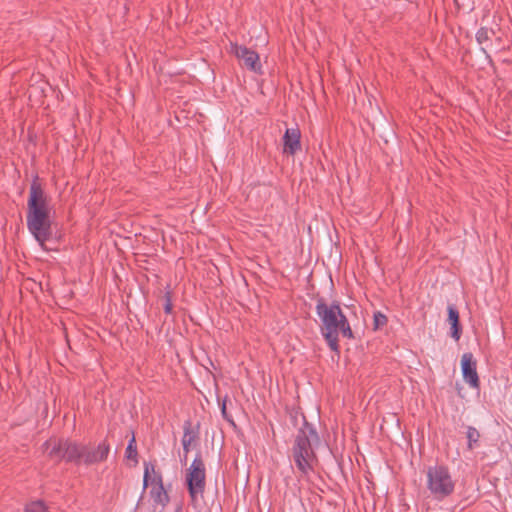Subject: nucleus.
Segmentation results:
<instances>
[{
	"label": "nucleus",
	"instance_id": "obj_3",
	"mask_svg": "<svg viewBox=\"0 0 512 512\" xmlns=\"http://www.w3.org/2000/svg\"><path fill=\"white\" fill-rule=\"evenodd\" d=\"M316 314L321 321V334L332 351L339 352L340 334L347 339L354 338L350 323L339 301L335 300L327 304L325 298L317 297Z\"/></svg>",
	"mask_w": 512,
	"mask_h": 512
},
{
	"label": "nucleus",
	"instance_id": "obj_1",
	"mask_svg": "<svg viewBox=\"0 0 512 512\" xmlns=\"http://www.w3.org/2000/svg\"><path fill=\"white\" fill-rule=\"evenodd\" d=\"M51 460L80 465H91L107 459L110 446L102 441L96 448L72 441L70 439H50L44 443Z\"/></svg>",
	"mask_w": 512,
	"mask_h": 512
},
{
	"label": "nucleus",
	"instance_id": "obj_19",
	"mask_svg": "<svg viewBox=\"0 0 512 512\" xmlns=\"http://www.w3.org/2000/svg\"><path fill=\"white\" fill-rule=\"evenodd\" d=\"M228 399L229 398L227 395H225L222 399L220 397L218 398L219 404H220V409H221V414H222L223 418L225 420H227L228 422L233 423L232 417L227 413L226 403H227Z\"/></svg>",
	"mask_w": 512,
	"mask_h": 512
},
{
	"label": "nucleus",
	"instance_id": "obj_8",
	"mask_svg": "<svg viewBox=\"0 0 512 512\" xmlns=\"http://www.w3.org/2000/svg\"><path fill=\"white\" fill-rule=\"evenodd\" d=\"M232 51L248 69L254 72L260 71L261 64L259 63V55L255 51L237 44L232 45Z\"/></svg>",
	"mask_w": 512,
	"mask_h": 512
},
{
	"label": "nucleus",
	"instance_id": "obj_16",
	"mask_svg": "<svg viewBox=\"0 0 512 512\" xmlns=\"http://www.w3.org/2000/svg\"><path fill=\"white\" fill-rule=\"evenodd\" d=\"M388 322V319L385 314L381 313L380 311H377L374 313L373 316V326L374 330L381 329L384 327Z\"/></svg>",
	"mask_w": 512,
	"mask_h": 512
},
{
	"label": "nucleus",
	"instance_id": "obj_15",
	"mask_svg": "<svg viewBox=\"0 0 512 512\" xmlns=\"http://www.w3.org/2000/svg\"><path fill=\"white\" fill-rule=\"evenodd\" d=\"M466 436L468 440V448L472 450L474 446L478 444L480 433L475 427L468 426Z\"/></svg>",
	"mask_w": 512,
	"mask_h": 512
},
{
	"label": "nucleus",
	"instance_id": "obj_5",
	"mask_svg": "<svg viewBox=\"0 0 512 512\" xmlns=\"http://www.w3.org/2000/svg\"><path fill=\"white\" fill-rule=\"evenodd\" d=\"M426 476L427 489L436 500H443L454 492L455 482L446 466H431L427 469Z\"/></svg>",
	"mask_w": 512,
	"mask_h": 512
},
{
	"label": "nucleus",
	"instance_id": "obj_4",
	"mask_svg": "<svg viewBox=\"0 0 512 512\" xmlns=\"http://www.w3.org/2000/svg\"><path fill=\"white\" fill-rule=\"evenodd\" d=\"M318 442L319 436L315 428L303 417V425L298 429L291 448L292 459L303 476L308 475L314 470L317 456L313 449V444Z\"/></svg>",
	"mask_w": 512,
	"mask_h": 512
},
{
	"label": "nucleus",
	"instance_id": "obj_14",
	"mask_svg": "<svg viewBox=\"0 0 512 512\" xmlns=\"http://www.w3.org/2000/svg\"><path fill=\"white\" fill-rule=\"evenodd\" d=\"M495 32L493 29H489L487 27H481L476 32V41L478 44L483 45L491 40V36L494 35Z\"/></svg>",
	"mask_w": 512,
	"mask_h": 512
},
{
	"label": "nucleus",
	"instance_id": "obj_2",
	"mask_svg": "<svg viewBox=\"0 0 512 512\" xmlns=\"http://www.w3.org/2000/svg\"><path fill=\"white\" fill-rule=\"evenodd\" d=\"M48 205L49 197L36 175L30 185L26 221L29 232L42 248L53 235Z\"/></svg>",
	"mask_w": 512,
	"mask_h": 512
},
{
	"label": "nucleus",
	"instance_id": "obj_21",
	"mask_svg": "<svg viewBox=\"0 0 512 512\" xmlns=\"http://www.w3.org/2000/svg\"><path fill=\"white\" fill-rule=\"evenodd\" d=\"M481 51L484 53L485 57L489 60V62H492L491 56L488 54L484 47L481 48Z\"/></svg>",
	"mask_w": 512,
	"mask_h": 512
},
{
	"label": "nucleus",
	"instance_id": "obj_18",
	"mask_svg": "<svg viewBox=\"0 0 512 512\" xmlns=\"http://www.w3.org/2000/svg\"><path fill=\"white\" fill-rule=\"evenodd\" d=\"M25 512H48L42 501H35L26 506Z\"/></svg>",
	"mask_w": 512,
	"mask_h": 512
},
{
	"label": "nucleus",
	"instance_id": "obj_13",
	"mask_svg": "<svg viewBox=\"0 0 512 512\" xmlns=\"http://www.w3.org/2000/svg\"><path fill=\"white\" fill-rule=\"evenodd\" d=\"M125 457L128 460L134 461L135 464L138 463V451H137V445H136V439L134 433L132 434V438L128 442V445L126 447L125 451Z\"/></svg>",
	"mask_w": 512,
	"mask_h": 512
},
{
	"label": "nucleus",
	"instance_id": "obj_20",
	"mask_svg": "<svg viewBox=\"0 0 512 512\" xmlns=\"http://www.w3.org/2000/svg\"><path fill=\"white\" fill-rule=\"evenodd\" d=\"M150 469L155 473L154 471V465L151 463H145V471H144V477H143V484L144 488L148 486V484H151V478H150Z\"/></svg>",
	"mask_w": 512,
	"mask_h": 512
},
{
	"label": "nucleus",
	"instance_id": "obj_6",
	"mask_svg": "<svg viewBox=\"0 0 512 512\" xmlns=\"http://www.w3.org/2000/svg\"><path fill=\"white\" fill-rule=\"evenodd\" d=\"M186 485L192 502L202 496L206 486L205 465L200 455L193 460L186 474Z\"/></svg>",
	"mask_w": 512,
	"mask_h": 512
},
{
	"label": "nucleus",
	"instance_id": "obj_9",
	"mask_svg": "<svg viewBox=\"0 0 512 512\" xmlns=\"http://www.w3.org/2000/svg\"><path fill=\"white\" fill-rule=\"evenodd\" d=\"M301 132L298 128H288L283 136V151L289 155L296 154L301 149Z\"/></svg>",
	"mask_w": 512,
	"mask_h": 512
},
{
	"label": "nucleus",
	"instance_id": "obj_12",
	"mask_svg": "<svg viewBox=\"0 0 512 512\" xmlns=\"http://www.w3.org/2000/svg\"><path fill=\"white\" fill-rule=\"evenodd\" d=\"M183 430H184V435L182 437V446H183V450H184V460L186 461L187 455L190 451V446H191L192 442L195 441L196 435L193 433L192 425H191V422H189V421H186L184 423Z\"/></svg>",
	"mask_w": 512,
	"mask_h": 512
},
{
	"label": "nucleus",
	"instance_id": "obj_10",
	"mask_svg": "<svg viewBox=\"0 0 512 512\" xmlns=\"http://www.w3.org/2000/svg\"><path fill=\"white\" fill-rule=\"evenodd\" d=\"M152 489L150 491L151 498L154 503L166 506L169 503V496L164 489L162 476L160 473H155L151 480Z\"/></svg>",
	"mask_w": 512,
	"mask_h": 512
},
{
	"label": "nucleus",
	"instance_id": "obj_11",
	"mask_svg": "<svg viewBox=\"0 0 512 512\" xmlns=\"http://www.w3.org/2000/svg\"><path fill=\"white\" fill-rule=\"evenodd\" d=\"M447 312H448L447 321L451 326L450 336L453 339H455L456 341H458L462 335V326L460 324L459 311L457 310L455 305L450 304L447 307Z\"/></svg>",
	"mask_w": 512,
	"mask_h": 512
},
{
	"label": "nucleus",
	"instance_id": "obj_7",
	"mask_svg": "<svg viewBox=\"0 0 512 512\" xmlns=\"http://www.w3.org/2000/svg\"><path fill=\"white\" fill-rule=\"evenodd\" d=\"M461 370L464 381L474 389H479L480 379L477 373V363L472 353H464L461 357Z\"/></svg>",
	"mask_w": 512,
	"mask_h": 512
},
{
	"label": "nucleus",
	"instance_id": "obj_17",
	"mask_svg": "<svg viewBox=\"0 0 512 512\" xmlns=\"http://www.w3.org/2000/svg\"><path fill=\"white\" fill-rule=\"evenodd\" d=\"M163 298L165 301L164 305H163L164 311L166 314H171L173 311V304H172V292L169 289V287H167Z\"/></svg>",
	"mask_w": 512,
	"mask_h": 512
}]
</instances>
